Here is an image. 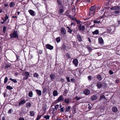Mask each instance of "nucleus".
<instances>
[{
  "label": "nucleus",
  "mask_w": 120,
  "mask_h": 120,
  "mask_svg": "<svg viewBox=\"0 0 120 120\" xmlns=\"http://www.w3.org/2000/svg\"><path fill=\"white\" fill-rule=\"evenodd\" d=\"M10 66L9 64H8L6 65L5 66V68H9Z\"/></svg>",
  "instance_id": "nucleus-61"
},
{
  "label": "nucleus",
  "mask_w": 120,
  "mask_h": 120,
  "mask_svg": "<svg viewBox=\"0 0 120 120\" xmlns=\"http://www.w3.org/2000/svg\"><path fill=\"white\" fill-rule=\"evenodd\" d=\"M67 28L68 29V30L67 31V32L69 33L70 34H71L72 30L68 26H67Z\"/></svg>",
  "instance_id": "nucleus-36"
},
{
  "label": "nucleus",
  "mask_w": 120,
  "mask_h": 120,
  "mask_svg": "<svg viewBox=\"0 0 120 120\" xmlns=\"http://www.w3.org/2000/svg\"><path fill=\"white\" fill-rule=\"evenodd\" d=\"M88 109H89V110H90L92 108L90 105L89 104H88Z\"/></svg>",
  "instance_id": "nucleus-59"
},
{
  "label": "nucleus",
  "mask_w": 120,
  "mask_h": 120,
  "mask_svg": "<svg viewBox=\"0 0 120 120\" xmlns=\"http://www.w3.org/2000/svg\"><path fill=\"white\" fill-rule=\"evenodd\" d=\"M78 26L79 31L80 32H82L83 34H84V32L85 29V26L84 25H82L81 24H80Z\"/></svg>",
  "instance_id": "nucleus-3"
},
{
  "label": "nucleus",
  "mask_w": 120,
  "mask_h": 120,
  "mask_svg": "<svg viewBox=\"0 0 120 120\" xmlns=\"http://www.w3.org/2000/svg\"><path fill=\"white\" fill-rule=\"evenodd\" d=\"M15 5V3L12 1L10 3V7L11 8L14 7Z\"/></svg>",
  "instance_id": "nucleus-34"
},
{
  "label": "nucleus",
  "mask_w": 120,
  "mask_h": 120,
  "mask_svg": "<svg viewBox=\"0 0 120 120\" xmlns=\"http://www.w3.org/2000/svg\"><path fill=\"white\" fill-rule=\"evenodd\" d=\"M112 110L113 112H116L118 111L117 108L116 107H113L112 108Z\"/></svg>",
  "instance_id": "nucleus-27"
},
{
  "label": "nucleus",
  "mask_w": 120,
  "mask_h": 120,
  "mask_svg": "<svg viewBox=\"0 0 120 120\" xmlns=\"http://www.w3.org/2000/svg\"><path fill=\"white\" fill-rule=\"evenodd\" d=\"M46 48L50 50L53 49V47L49 44H47L45 45Z\"/></svg>",
  "instance_id": "nucleus-11"
},
{
  "label": "nucleus",
  "mask_w": 120,
  "mask_h": 120,
  "mask_svg": "<svg viewBox=\"0 0 120 120\" xmlns=\"http://www.w3.org/2000/svg\"><path fill=\"white\" fill-rule=\"evenodd\" d=\"M82 98L80 97H78L77 96H76L75 97V99H76V100H79L81 99Z\"/></svg>",
  "instance_id": "nucleus-54"
},
{
  "label": "nucleus",
  "mask_w": 120,
  "mask_h": 120,
  "mask_svg": "<svg viewBox=\"0 0 120 120\" xmlns=\"http://www.w3.org/2000/svg\"><path fill=\"white\" fill-rule=\"evenodd\" d=\"M6 30L7 28L5 26H4L3 27V32L5 34V33Z\"/></svg>",
  "instance_id": "nucleus-45"
},
{
  "label": "nucleus",
  "mask_w": 120,
  "mask_h": 120,
  "mask_svg": "<svg viewBox=\"0 0 120 120\" xmlns=\"http://www.w3.org/2000/svg\"><path fill=\"white\" fill-rule=\"evenodd\" d=\"M33 76L34 77H36L38 78V77L39 75L37 73L35 72L33 74Z\"/></svg>",
  "instance_id": "nucleus-41"
},
{
  "label": "nucleus",
  "mask_w": 120,
  "mask_h": 120,
  "mask_svg": "<svg viewBox=\"0 0 120 120\" xmlns=\"http://www.w3.org/2000/svg\"><path fill=\"white\" fill-rule=\"evenodd\" d=\"M59 105L58 104L54 106L55 109L56 110H57L59 108Z\"/></svg>",
  "instance_id": "nucleus-51"
},
{
  "label": "nucleus",
  "mask_w": 120,
  "mask_h": 120,
  "mask_svg": "<svg viewBox=\"0 0 120 120\" xmlns=\"http://www.w3.org/2000/svg\"><path fill=\"white\" fill-rule=\"evenodd\" d=\"M43 93H45L47 91V88L46 87H44L43 88Z\"/></svg>",
  "instance_id": "nucleus-53"
},
{
  "label": "nucleus",
  "mask_w": 120,
  "mask_h": 120,
  "mask_svg": "<svg viewBox=\"0 0 120 120\" xmlns=\"http://www.w3.org/2000/svg\"><path fill=\"white\" fill-rule=\"evenodd\" d=\"M56 40L57 43L61 41V38L60 37H59L56 38Z\"/></svg>",
  "instance_id": "nucleus-38"
},
{
  "label": "nucleus",
  "mask_w": 120,
  "mask_h": 120,
  "mask_svg": "<svg viewBox=\"0 0 120 120\" xmlns=\"http://www.w3.org/2000/svg\"><path fill=\"white\" fill-rule=\"evenodd\" d=\"M64 107H61L60 108V111L61 112H64Z\"/></svg>",
  "instance_id": "nucleus-60"
},
{
  "label": "nucleus",
  "mask_w": 120,
  "mask_h": 120,
  "mask_svg": "<svg viewBox=\"0 0 120 120\" xmlns=\"http://www.w3.org/2000/svg\"><path fill=\"white\" fill-rule=\"evenodd\" d=\"M97 86L98 88L100 89L102 86V82H98L97 83Z\"/></svg>",
  "instance_id": "nucleus-17"
},
{
  "label": "nucleus",
  "mask_w": 120,
  "mask_h": 120,
  "mask_svg": "<svg viewBox=\"0 0 120 120\" xmlns=\"http://www.w3.org/2000/svg\"><path fill=\"white\" fill-rule=\"evenodd\" d=\"M60 81L62 82H63L64 81V79H63L62 78H60Z\"/></svg>",
  "instance_id": "nucleus-62"
},
{
  "label": "nucleus",
  "mask_w": 120,
  "mask_h": 120,
  "mask_svg": "<svg viewBox=\"0 0 120 120\" xmlns=\"http://www.w3.org/2000/svg\"><path fill=\"white\" fill-rule=\"evenodd\" d=\"M57 3L59 9L58 11V13L59 14H61L64 11V6L62 4V2L60 0H57Z\"/></svg>",
  "instance_id": "nucleus-1"
},
{
  "label": "nucleus",
  "mask_w": 120,
  "mask_h": 120,
  "mask_svg": "<svg viewBox=\"0 0 120 120\" xmlns=\"http://www.w3.org/2000/svg\"><path fill=\"white\" fill-rule=\"evenodd\" d=\"M33 94L32 91H30L28 93V96L30 97H32L33 96Z\"/></svg>",
  "instance_id": "nucleus-39"
},
{
  "label": "nucleus",
  "mask_w": 120,
  "mask_h": 120,
  "mask_svg": "<svg viewBox=\"0 0 120 120\" xmlns=\"http://www.w3.org/2000/svg\"><path fill=\"white\" fill-rule=\"evenodd\" d=\"M76 71H78L79 73L78 74L80 76L84 71V70L82 67H80L77 68L76 69Z\"/></svg>",
  "instance_id": "nucleus-5"
},
{
  "label": "nucleus",
  "mask_w": 120,
  "mask_h": 120,
  "mask_svg": "<svg viewBox=\"0 0 120 120\" xmlns=\"http://www.w3.org/2000/svg\"><path fill=\"white\" fill-rule=\"evenodd\" d=\"M8 80V78L7 77H5L4 78V84L6 83L7 82Z\"/></svg>",
  "instance_id": "nucleus-44"
},
{
  "label": "nucleus",
  "mask_w": 120,
  "mask_h": 120,
  "mask_svg": "<svg viewBox=\"0 0 120 120\" xmlns=\"http://www.w3.org/2000/svg\"><path fill=\"white\" fill-rule=\"evenodd\" d=\"M97 8L96 6V5H94L92 6L90 8V11H93V13H95V11L97 9Z\"/></svg>",
  "instance_id": "nucleus-6"
},
{
  "label": "nucleus",
  "mask_w": 120,
  "mask_h": 120,
  "mask_svg": "<svg viewBox=\"0 0 120 120\" xmlns=\"http://www.w3.org/2000/svg\"><path fill=\"white\" fill-rule=\"evenodd\" d=\"M66 79H67V81L68 82H70L71 81H70V78L68 76H66Z\"/></svg>",
  "instance_id": "nucleus-57"
},
{
  "label": "nucleus",
  "mask_w": 120,
  "mask_h": 120,
  "mask_svg": "<svg viewBox=\"0 0 120 120\" xmlns=\"http://www.w3.org/2000/svg\"><path fill=\"white\" fill-rule=\"evenodd\" d=\"M71 109V107L70 106H68V107H66V109L65 110V112H69L70 111Z\"/></svg>",
  "instance_id": "nucleus-35"
},
{
  "label": "nucleus",
  "mask_w": 120,
  "mask_h": 120,
  "mask_svg": "<svg viewBox=\"0 0 120 120\" xmlns=\"http://www.w3.org/2000/svg\"><path fill=\"white\" fill-rule=\"evenodd\" d=\"M70 100L69 98H67L64 100L63 101L65 103L68 104L70 103Z\"/></svg>",
  "instance_id": "nucleus-23"
},
{
  "label": "nucleus",
  "mask_w": 120,
  "mask_h": 120,
  "mask_svg": "<svg viewBox=\"0 0 120 120\" xmlns=\"http://www.w3.org/2000/svg\"><path fill=\"white\" fill-rule=\"evenodd\" d=\"M13 110L12 109H10L8 112V113L9 114H10L11 113V112H12Z\"/></svg>",
  "instance_id": "nucleus-56"
},
{
  "label": "nucleus",
  "mask_w": 120,
  "mask_h": 120,
  "mask_svg": "<svg viewBox=\"0 0 120 120\" xmlns=\"http://www.w3.org/2000/svg\"><path fill=\"white\" fill-rule=\"evenodd\" d=\"M91 46L90 45H87L86 47V48L87 49L89 50V52L90 53L92 51L93 49H92V47H91Z\"/></svg>",
  "instance_id": "nucleus-19"
},
{
  "label": "nucleus",
  "mask_w": 120,
  "mask_h": 120,
  "mask_svg": "<svg viewBox=\"0 0 120 120\" xmlns=\"http://www.w3.org/2000/svg\"><path fill=\"white\" fill-rule=\"evenodd\" d=\"M64 100V97L62 95H60L57 99V101L60 102V101L63 100Z\"/></svg>",
  "instance_id": "nucleus-20"
},
{
  "label": "nucleus",
  "mask_w": 120,
  "mask_h": 120,
  "mask_svg": "<svg viewBox=\"0 0 120 120\" xmlns=\"http://www.w3.org/2000/svg\"><path fill=\"white\" fill-rule=\"evenodd\" d=\"M112 69L113 70H115L117 68V66L115 64H113L112 65Z\"/></svg>",
  "instance_id": "nucleus-48"
},
{
  "label": "nucleus",
  "mask_w": 120,
  "mask_h": 120,
  "mask_svg": "<svg viewBox=\"0 0 120 120\" xmlns=\"http://www.w3.org/2000/svg\"><path fill=\"white\" fill-rule=\"evenodd\" d=\"M28 12L30 13V14L32 16H35V12L34 11L31 9L29 10H28Z\"/></svg>",
  "instance_id": "nucleus-18"
},
{
  "label": "nucleus",
  "mask_w": 120,
  "mask_h": 120,
  "mask_svg": "<svg viewBox=\"0 0 120 120\" xmlns=\"http://www.w3.org/2000/svg\"><path fill=\"white\" fill-rule=\"evenodd\" d=\"M120 12V10H115L113 13L114 14V15L115 16H118L119 15V14Z\"/></svg>",
  "instance_id": "nucleus-16"
},
{
  "label": "nucleus",
  "mask_w": 120,
  "mask_h": 120,
  "mask_svg": "<svg viewBox=\"0 0 120 120\" xmlns=\"http://www.w3.org/2000/svg\"><path fill=\"white\" fill-rule=\"evenodd\" d=\"M6 88L7 89L9 90H12L13 88L11 86H8V85H7L6 86Z\"/></svg>",
  "instance_id": "nucleus-42"
},
{
  "label": "nucleus",
  "mask_w": 120,
  "mask_h": 120,
  "mask_svg": "<svg viewBox=\"0 0 120 120\" xmlns=\"http://www.w3.org/2000/svg\"><path fill=\"white\" fill-rule=\"evenodd\" d=\"M22 75L23 76V80H26L29 77L30 74L28 72L25 71L23 72L22 74Z\"/></svg>",
  "instance_id": "nucleus-4"
},
{
  "label": "nucleus",
  "mask_w": 120,
  "mask_h": 120,
  "mask_svg": "<svg viewBox=\"0 0 120 120\" xmlns=\"http://www.w3.org/2000/svg\"><path fill=\"white\" fill-rule=\"evenodd\" d=\"M36 91L38 95L39 96L41 95L42 93L41 91L40 90L37 89L36 90Z\"/></svg>",
  "instance_id": "nucleus-24"
},
{
  "label": "nucleus",
  "mask_w": 120,
  "mask_h": 120,
  "mask_svg": "<svg viewBox=\"0 0 120 120\" xmlns=\"http://www.w3.org/2000/svg\"><path fill=\"white\" fill-rule=\"evenodd\" d=\"M97 79L99 81H101L102 80V77L101 75L98 74L96 75Z\"/></svg>",
  "instance_id": "nucleus-22"
},
{
  "label": "nucleus",
  "mask_w": 120,
  "mask_h": 120,
  "mask_svg": "<svg viewBox=\"0 0 120 120\" xmlns=\"http://www.w3.org/2000/svg\"><path fill=\"white\" fill-rule=\"evenodd\" d=\"M50 118V116L48 115L44 116V118H45L46 120L49 119Z\"/></svg>",
  "instance_id": "nucleus-46"
},
{
  "label": "nucleus",
  "mask_w": 120,
  "mask_h": 120,
  "mask_svg": "<svg viewBox=\"0 0 120 120\" xmlns=\"http://www.w3.org/2000/svg\"><path fill=\"white\" fill-rule=\"evenodd\" d=\"M27 101V100H21L19 102V106H20L21 105L25 104Z\"/></svg>",
  "instance_id": "nucleus-13"
},
{
  "label": "nucleus",
  "mask_w": 120,
  "mask_h": 120,
  "mask_svg": "<svg viewBox=\"0 0 120 120\" xmlns=\"http://www.w3.org/2000/svg\"><path fill=\"white\" fill-rule=\"evenodd\" d=\"M83 92L82 93L86 95H88L90 94V91L88 89H86L84 90Z\"/></svg>",
  "instance_id": "nucleus-9"
},
{
  "label": "nucleus",
  "mask_w": 120,
  "mask_h": 120,
  "mask_svg": "<svg viewBox=\"0 0 120 120\" xmlns=\"http://www.w3.org/2000/svg\"><path fill=\"white\" fill-rule=\"evenodd\" d=\"M70 18L72 20H75L76 22L77 20V19L76 17H75V18H73L72 17H71V18Z\"/></svg>",
  "instance_id": "nucleus-58"
},
{
  "label": "nucleus",
  "mask_w": 120,
  "mask_h": 120,
  "mask_svg": "<svg viewBox=\"0 0 120 120\" xmlns=\"http://www.w3.org/2000/svg\"><path fill=\"white\" fill-rule=\"evenodd\" d=\"M93 22L95 24H99L100 23V21H98L97 20H94L93 21Z\"/></svg>",
  "instance_id": "nucleus-43"
},
{
  "label": "nucleus",
  "mask_w": 120,
  "mask_h": 120,
  "mask_svg": "<svg viewBox=\"0 0 120 120\" xmlns=\"http://www.w3.org/2000/svg\"><path fill=\"white\" fill-rule=\"evenodd\" d=\"M16 60L17 61H19L20 60V59H19L20 56L17 55H16Z\"/></svg>",
  "instance_id": "nucleus-55"
},
{
  "label": "nucleus",
  "mask_w": 120,
  "mask_h": 120,
  "mask_svg": "<svg viewBox=\"0 0 120 120\" xmlns=\"http://www.w3.org/2000/svg\"><path fill=\"white\" fill-rule=\"evenodd\" d=\"M61 49L63 50H65L66 49V47L65 45L64 44L61 46Z\"/></svg>",
  "instance_id": "nucleus-37"
},
{
  "label": "nucleus",
  "mask_w": 120,
  "mask_h": 120,
  "mask_svg": "<svg viewBox=\"0 0 120 120\" xmlns=\"http://www.w3.org/2000/svg\"><path fill=\"white\" fill-rule=\"evenodd\" d=\"M26 106L27 108H29L31 107V104L30 102H28L26 104Z\"/></svg>",
  "instance_id": "nucleus-25"
},
{
  "label": "nucleus",
  "mask_w": 120,
  "mask_h": 120,
  "mask_svg": "<svg viewBox=\"0 0 120 120\" xmlns=\"http://www.w3.org/2000/svg\"><path fill=\"white\" fill-rule=\"evenodd\" d=\"M95 13H93V11H90L89 13L88 14L90 16L92 15H94Z\"/></svg>",
  "instance_id": "nucleus-52"
},
{
  "label": "nucleus",
  "mask_w": 120,
  "mask_h": 120,
  "mask_svg": "<svg viewBox=\"0 0 120 120\" xmlns=\"http://www.w3.org/2000/svg\"><path fill=\"white\" fill-rule=\"evenodd\" d=\"M109 73L110 75H112L113 74V72L111 70H110L109 71Z\"/></svg>",
  "instance_id": "nucleus-64"
},
{
  "label": "nucleus",
  "mask_w": 120,
  "mask_h": 120,
  "mask_svg": "<svg viewBox=\"0 0 120 120\" xmlns=\"http://www.w3.org/2000/svg\"><path fill=\"white\" fill-rule=\"evenodd\" d=\"M68 92V90L67 89H66L64 91V92L63 94V95L64 96H65L67 94Z\"/></svg>",
  "instance_id": "nucleus-50"
},
{
  "label": "nucleus",
  "mask_w": 120,
  "mask_h": 120,
  "mask_svg": "<svg viewBox=\"0 0 120 120\" xmlns=\"http://www.w3.org/2000/svg\"><path fill=\"white\" fill-rule=\"evenodd\" d=\"M108 9L107 8H106V7H104L103 8H102L101 11H103L104 12V13L103 14L104 15V14L105 15V14H107V11H106V10Z\"/></svg>",
  "instance_id": "nucleus-26"
},
{
  "label": "nucleus",
  "mask_w": 120,
  "mask_h": 120,
  "mask_svg": "<svg viewBox=\"0 0 120 120\" xmlns=\"http://www.w3.org/2000/svg\"><path fill=\"white\" fill-rule=\"evenodd\" d=\"M102 86L104 88H106L107 87V85L105 82H102Z\"/></svg>",
  "instance_id": "nucleus-47"
},
{
  "label": "nucleus",
  "mask_w": 120,
  "mask_h": 120,
  "mask_svg": "<svg viewBox=\"0 0 120 120\" xmlns=\"http://www.w3.org/2000/svg\"><path fill=\"white\" fill-rule=\"evenodd\" d=\"M52 94L53 96H56L58 95V93L56 90H54Z\"/></svg>",
  "instance_id": "nucleus-28"
},
{
  "label": "nucleus",
  "mask_w": 120,
  "mask_h": 120,
  "mask_svg": "<svg viewBox=\"0 0 120 120\" xmlns=\"http://www.w3.org/2000/svg\"><path fill=\"white\" fill-rule=\"evenodd\" d=\"M49 77L51 81H53V80L55 79L56 77V75L54 73H52L50 75Z\"/></svg>",
  "instance_id": "nucleus-10"
},
{
  "label": "nucleus",
  "mask_w": 120,
  "mask_h": 120,
  "mask_svg": "<svg viewBox=\"0 0 120 120\" xmlns=\"http://www.w3.org/2000/svg\"><path fill=\"white\" fill-rule=\"evenodd\" d=\"M98 41L99 43L101 45H103L104 44V41L102 37H100L98 38Z\"/></svg>",
  "instance_id": "nucleus-15"
},
{
  "label": "nucleus",
  "mask_w": 120,
  "mask_h": 120,
  "mask_svg": "<svg viewBox=\"0 0 120 120\" xmlns=\"http://www.w3.org/2000/svg\"><path fill=\"white\" fill-rule=\"evenodd\" d=\"M9 79L13 82L14 83H16L17 82V80L15 79H14L11 78H10Z\"/></svg>",
  "instance_id": "nucleus-40"
},
{
  "label": "nucleus",
  "mask_w": 120,
  "mask_h": 120,
  "mask_svg": "<svg viewBox=\"0 0 120 120\" xmlns=\"http://www.w3.org/2000/svg\"><path fill=\"white\" fill-rule=\"evenodd\" d=\"M69 13L68 12V10H67L65 13V15L68 17L69 18H71V15H69Z\"/></svg>",
  "instance_id": "nucleus-29"
},
{
  "label": "nucleus",
  "mask_w": 120,
  "mask_h": 120,
  "mask_svg": "<svg viewBox=\"0 0 120 120\" xmlns=\"http://www.w3.org/2000/svg\"><path fill=\"white\" fill-rule=\"evenodd\" d=\"M97 96L95 95H93L91 96L90 97V99L92 101H94L97 99Z\"/></svg>",
  "instance_id": "nucleus-21"
},
{
  "label": "nucleus",
  "mask_w": 120,
  "mask_h": 120,
  "mask_svg": "<svg viewBox=\"0 0 120 120\" xmlns=\"http://www.w3.org/2000/svg\"><path fill=\"white\" fill-rule=\"evenodd\" d=\"M29 112L31 116H35V112L34 111H30Z\"/></svg>",
  "instance_id": "nucleus-32"
},
{
  "label": "nucleus",
  "mask_w": 120,
  "mask_h": 120,
  "mask_svg": "<svg viewBox=\"0 0 120 120\" xmlns=\"http://www.w3.org/2000/svg\"><path fill=\"white\" fill-rule=\"evenodd\" d=\"M10 38L11 39L12 38H18L19 35L18 34L17 31L14 30L12 33L10 34Z\"/></svg>",
  "instance_id": "nucleus-2"
},
{
  "label": "nucleus",
  "mask_w": 120,
  "mask_h": 120,
  "mask_svg": "<svg viewBox=\"0 0 120 120\" xmlns=\"http://www.w3.org/2000/svg\"><path fill=\"white\" fill-rule=\"evenodd\" d=\"M72 62L75 67H77V66L78 62V60L77 59H74L72 61Z\"/></svg>",
  "instance_id": "nucleus-14"
},
{
  "label": "nucleus",
  "mask_w": 120,
  "mask_h": 120,
  "mask_svg": "<svg viewBox=\"0 0 120 120\" xmlns=\"http://www.w3.org/2000/svg\"><path fill=\"white\" fill-rule=\"evenodd\" d=\"M42 115H40L39 116L38 115L36 119V120H39L42 116Z\"/></svg>",
  "instance_id": "nucleus-49"
},
{
  "label": "nucleus",
  "mask_w": 120,
  "mask_h": 120,
  "mask_svg": "<svg viewBox=\"0 0 120 120\" xmlns=\"http://www.w3.org/2000/svg\"><path fill=\"white\" fill-rule=\"evenodd\" d=\"M77 39L78 41V42H81L83 41L81 36L79 34H78L77 35Z\"/></svg>",
  "instance_id": "nucleus-12"
},
{
  "label": "nucleus",
  "mask_w": 120,
  "mask_h": 120,
  "mask_svg": "<svg viewBox=\"0 0 120 120\" xmlns=\"http://www.w3.org/2000/svg\"><path fill=\"white\" fill-rule=\"evenodd\" d=\"M65 55L66 57L68 59H69L71 58V56L68 52H66L65 53Z\"/></svg>",
  "instance_id": "nucleus-30"
},
{
  "label": "nucleus",
  "mask_w": 120,
  "mask_h": 120,
  "mask_svg": "<svg viewBox=\"0 0 120 120\" xmlns=\"http://www.w3.org/2000/svg\"><path fill=\"white\" fill-rule=\"evenodd\" d=\"M106 98L104 95H102L100 97V98L99 100V101H100L102 99H105Z\"/></svg>",
  "instance_id": "nucleus-31"
},
{
  "label": "nucleus",
  "mask_w": 120,
  "mask_h": 120,
  "mask_svg": "<svg viewBox=\"0 0 120 120\" xmlns=\"http://www.w3.org/2000/svg\"><path fill=\"white\" fill-rule=\"evenodd\" d=\"M9 18L7 14H6L5 16L4 17V19H7Z\"/></svg>",
  "instance_id": "nucleus-63"
},
{
  "label": "nucleus",
  "mask_w": 120,
  "mask_h": 120,
  "mask_svg": "<svg viewBox=\"0 0 120 120\" xmlns=\"http://www.w3.org/2000/svg\"><path fill=\"white\" fill-rule=\"evenodd\" d=\"M110 9L112 10H120V6H113L110 8Z\"/></svg>",
  "instance_id": "nucleus-8"
},
{
  "label": "nucleus",
  "mask_w": 120,
  "mask_h": 120,
  "mask_svg": "<svg viewBox=\"0 0 120 120\" xmlns=\"http://www.w3.org/2000/svg\"><path fill=\"white\" fill-rule=\"evenodd\" d=\"M61 32L62 35L64 36L66 33V30L65 28L64 27L61 28Z\"/></svg>",
  "instance_id": "nucleus-7"
},
{
  "label": "nucleus",
  "mask_w": 120,
  "mask_h": 120,
  "mask_svg": "<svg viewBox=\"0 0 120 120\" xmlns=\"http://www.w3.org/2000/svg\"><path fill=\"white\" fill-rule=\"evenodd\" d=\"M99 33V31L98 30H96L92 32V34L93 35L96 34L97 35Z\"/></svg>",
  "instance_id": "nucleus-33"
}]
</instances>
